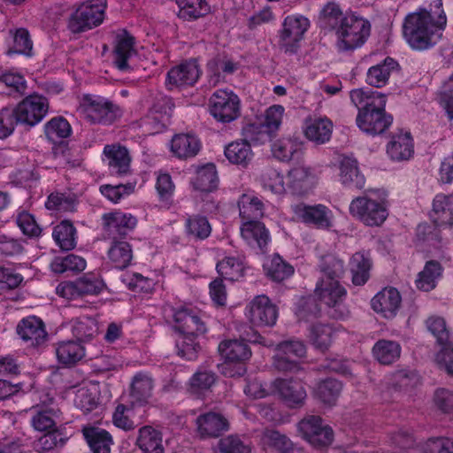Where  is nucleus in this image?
<instances>
[{
  "label": "nucleus",
  "mask_w": 453,
  "mask_h": 453,
  "mask_svg": "<svg viewBox=\"0 0 453 453\" xmlns=\"http://www.w3.org/2000/svg\"><path fill=\"white\" fill-rule=\"evenodd\" d=\"M441 6V0H435V10L427 11L420 8L405 17L403 33L412 49L427 50L439 41L441 36V32L447 23V18Z\"/></svg>",
  "instance_id": "f257e3e1"
},
{
  "label": "nucleus",
  "mask_w": 453,
  "mask_h": 453,
  "mask_svg": "<svg viewBox=\"0 0 453 453\" xmlns=\"http://www.w3.org/2000/svg\"><path fill=\"white\" fill-rule=\"evenodd\" d=\"M321 272L323 275L314 290L316 300L326 306L331 319H346L350 315V311L345 304L347 290L339 281L344 273L343 262L334 257H326Z\"/></svg>",
  "instance_id": "f03ea898"
},
{
  "label": "nucleus",
  "mask_w": 453,
  "mask_h": 453,
  "mask_svg": "<svg viewBox=\"0 0 453 453\" xmlns=\"http://www.w3.org/2000/svg\"><path fill=\"white\" fill-rule=\"evenodd\" d=\"M350 99L358 108L357 125L363 132L371 135L380 134L392 124V116L385 111L386 96L383 94H368L359 88L350 92Z\"/></svg>",
  "instance_id": "7ed1b4c3"
},
{
  "label": "nucleus",
  "mask_w": 453,
  "mask_h": 453,
  "mask_svg": "<svg viewBox=\"0 0 453 453\" xmlns=\"http://www.w3.org/2000/svg\"><path fill=\"white\" fill-rule=\"evenodd\" d=\"M79 111L91 124L110 126L122 116L120 107L112 101L98 96L85 95L80 103Z\"/></svg>",
  "instance_id": "20e7f679"
},
{
  "label": "nucleus",
  "mask_w": 453,
  "mask_h": 453,
  "mask_svg": "<svg viewBox=\"0 0 453 453\" xmlns=\"http://www.w3.org/2000/svg\"><path fill=\"white\" fill-rule=\"evenodd\" d=\"M106 0H86L81 3L68 19V29L82 33L100 26L105 18Z\"/></svg>",
  "instance_id": "39448f33"
},
{
  "label": "nucleus",
  "mask_w": 453,
  "mask_h": 453,
  "mask_svg": "<svg viewBox=\"0 0 453 453\" xmlns=\"http://www.w3.org/2000/svg\"><path fill=\"white\" fill-rule=\"evenodd\" d=\"M370 24L365 19L352 13H346L335 33L338 45L344 50L360 47L370 35Z\"/></svg>",
  "instance_id": "423d86ee"
},
{
  "label": "nucleus",
  "mask_w": 453,
  "mask_h": 453,
  "mask_svg": "<svg viewBox=\"0 0 453 453\" xmlns=\"http://www.w3.org/2000/svg\"><path fill=\"white\" fill-rule=\"evenodd\" d=\"M349 213L368 226H380L388 216L387 204L367 196L354 198L349 204Z\"/></svg>",
  "instance_id": "0eeeda50"
},
{
  "label": "nucleus",
  "mask_w": 453,
  "mask_h": 453,
  "mask_svg": "<svg viewBox=\"0 0 453 453\" xmlns=\"http://www.w3.org/2000/svg\"><path fill=\"white\" fill-rule=\"evenodd\" d=\"M310 27L307 18L298 15H289L285 18L280 31L279 46L288 54H295L300 48V42Z\"/></svg>",
  "instance_id": "6e6552de"
},
{
  "label": "nucleus",
  "mask_w": 453,
  "mask_h": 453,
  "mask_svg": "<svg viewBox=\"0 0 453 453\" xmlns=\"http://www.w3.org/2000/svg\"><path fill=\"white\" fill-rule=\"evenodd\" d=\"M49 110L46 97L38 94L26 96L14 108L16 121L27 127H34L42 120Z\"/></svg>",
  "instance_id": "1a4fd4ad"
},
{
  "label": "nucleus",
  "mask_w": 453,
  "mask_h": 453,
  "mask_svg": "<svg viewBox=\"0 0 453 453\" xmlns=\"http://www.w3.org/2000/svg\"><path fill=\"white\" fill-rule=\"evenodd\" d=\"M297 427L303 438L314 447H326L334 440L332 428L324 425L319 416L304 417L299 421Z\"/></svg>",
  "instance_id": "9d476101"
},
{
  "label": "nucleus",
  "mask_w": 453,
  "mask_h": 453,
  "mask_svg": "<svg viewBox=\"0 0 453 453\" xmlns=\"http://www.w3.org/2000/svg\"><path fill=\"white\" fill-rule=\"evenodd\" d=\"M211 115L223 123H228L240 115V100L232 91L219 89L210 98Z\"/></svg>",
  "instance_id": "9b49d317"
},
{
  "label": "nucleus",
  "mask_w": 453,
  "mask_h": 453,
  "mask_svg": "<svg viewBox=\"0 0 453 453\" xmlns=\"http://www.w3.org/2000/svg\"><path fill=\"white\" fill-rule=\"evenodd\" d=\"M291 208L297 219L306 224L313 225L319 229H329L332 226V211L323 204L298 203Z\"/></svg>",
  "instance_id": "f8f14e48"
},
{
  "label": "nucleus",
  "mask_w": 453,
  "mask_h": 453,
  "mask_svg": "<svg viewBox=\"0 0 453 453\" xmlns=\"http://www.w3.org/2000/svg\"><path fill=\"white\" fill-rule=\"evenodd\" d=\"M272 385L274 392L288 406L296 408L304 403L307 394L301 380L276 379Z\"/></svg>",
  "instance_id": "ddd939ff"
},
{
  "label": "nucleus",
  "mask_w": 453,
  "mask_h": 453,
  "mask_svg": "<svg viewBox=\"0 0 453 453\" xmlns=\"http://www.w3.org/2000/svg\"><path fill=\"white\" fill-rule=\"evenodd\" d=\"M277 317V308L266 296H257L251 301L249 309V319L254 326H273Z\"/></svg>",
  "instance_id": "4468645a"
},
{
  "label": "nucleus",
  "mask_w": 453,
  "mask_h": 453,
  "mask_svg": "<svg viewBox=\"0 0 453 453\" xmlns=\"http://www.w3.org/2000/svg\"><path fill=\"white\" fill-rule=\"evenodd\" d=\"M104 155L111 174L126 176L130 173L131 157L126 147L119 143L105 145Z\"/></svg>",
  "instance_id": "2eb2a0df"
},
{
  "label": "nucleus",
  "mask_w": 453,
  "mask_h": 453,
  "mask_svg": "<svg viewBox=\"0 0 453 453\" xmlns=\"http://www.w3.org/2000/svg\"><path fill=\"white\" fill-rule=\"evenodd\" d=\"M200 76L196 61H187L173 67L167 73L166 85L169 89L194 85Z\"/></svg>",
  "instance_id": "dca6fc26"
},
{
  "label": "nucleus",
  "mask_w": 453,
  "mask_h": 453,
  "mask_svg": "<svg viewBox=\"0 0 453 453\" xmlns=\"http://www.w3.org/2000/svg\"><path fill=\"white\" fill-rule=\"evenodd\" d=\"M17 333L32 347L42 345L48 338L44 323L35 316L23 319L17 326Z\"/></svg>",
  "instance_id": "f3484780"
},
{
  "label": "nucleus",
  "mask_w": 453,
  "mask_h": 453,
  "mask_svg": "<svg viewBox=\"0 0 453 453\" xmlns=\"http://www.w3.org/2000/svg\"><path fill=\"white\" fill-rule=\"evenodd\" d=\"M197 431L202 437L216 438L229 428L228 420L220 413L210 411L196 418Z\"/></svg>",
  "instance_id": "a211bd4d"
},
{
  "label": "nucleus",
  "mask_w": 453,
  "mask_h": 453,
  "mask_svg": "<svg viewBox=\"0 0 453 453\" xmlns=\"http://www.w3.org/2000/svg\"><path fill=\"white\" fill-rule=\"evenodd\" d=\"M372 307L377 313L385 318H393L401 304V296L394 288H385L379 292L371 302Z\"/></svg>",
  "instance_id": "6ab92c4d"
},
{
  "label": "nucleus",
  "mask_w": 453,
  "mask_h": 453,
  "mask_svg": "<svg viewBox=\"0 0 453 453\" xmlns=\"http://www.w3.org/2000/svg\"><path fill=\"white\" fill-rule=\"evenodd\" d=\"M173 319L183 334L198 335L206 331L204 323L197 312L185 307L174 310Z\"/></svg>",
  "instance_id": "aec40b11"
},
{
  "label": "nucleus",
  "mask_w": 453,
  "mask_h": 453,
  "mask_svg": "<svg viewBox=\"0 0 453 453\" xmlns=\"http://www.w3.org/2000/svg\"><path fill=\"white\" fill-rule=\"evenodd\" d=\"M103 220L104 229L110 234H118L122 237L134 230L137 225V219L134 216L120 211L104 214Z\"/></svg>",
  "instance_id": "412c9836"
},
{
  "label": "nucleus",
  "mask_w": 453,
  "mask_h": 453,
  "mask_svg": "<svg viewBox=\"0 0 453 453\" xmlns=\"http://www.w3.org/2000/svg\"><path fill=\"white\" fill-rule=\"evenodd\" d=\"M334 129V124L326 117L309 118L305 121L304 135L316 144L329 142Z\"/></svg>",
  "instance_id": "4be33fe9"
},
{
  "label": "nucleus",
  "mask_w": 453,
  "mask_h": 453,
  "mask_svg": "<svg viewBox=\"0 0 453 453\" xmlns=\"http://www.w3.org/2000/svg\"><path fill=\"white\" fill-rule=\"evenodd\" d=\"M414 152L413 141L410 133H398L392 136L387 146V153L392 160L410 159Z\"/></svg>",
  "instance_id": "5701e85b"
},
{
  "label": "nucleus",
  "mask_w": 453,
  "mask_h": 453,
  "mask_svg": "<svg viewBox=\"0 0 453 453\" xmlns=\"http://www.w3.org/2000/svg\"><path fill=\"white\" fill-rule=\"evenodd\" d=\"M201 150L200 140L189 134H179L171 141V151L179 158H189L196 156Z\"/></svg>",
  "instance_id": "b1692460"
},
{
  "label": "nucleus",
  "mask_w": 453,
  "mask_h": 453,
  "mask_svg": "<svg viewBox=\"0 0 453 453\" xmlns=\"http://www.w3.org/2000/svg\"><path fill=\"white\" fill-rule=\"evenodd\" d=\"M399 65L392 58H386L383 62L370 67L366 73V82L375 88L385 86L392 73L398 71Z\"/></svg>",
  "instance_id": "393cba45"
},
{
  "label": "nucleus",
  "mask_w": 453,
  "mask_h": 453,
  "mask_svg": "<svg viewBox=\"0 0 453 453\" xmlns=\"http://www.w3.org/2000/svg\"><path fill=\"white\" fill-rule=\"evenodd\" d=\"M340 177L343 185L361 189L365 179L359 172L357 161L350 157H343L340 161Z\"/></svg>",
  "instance_id": "a878e982"
},
{
  "label": "nucleus",
  "mask_w": 453,
  "mask_h": 453,
  "mask_svg": "<svg viewBox=\"0 0 453 453\" xmlns=\"http://www.w3.org/2000/svg\"><path fill=\"white\" fill-rule=\"evenodd\" d=\"M314 180L313 170L304 165L295 166L288 172L289 187L297 194L310 190L313 187Z\"/></svg>",
  "instance_id": "bb28decb"
},
{
  "label": "nucleus",
  "mask_w": 453,
  "mask_h": 453,
  "mask_svg": "<svg viewBox=\"0 0 453 453\" xmlns=\"http://www.w3.org/2000/svg\"><path fill=\"white\" fill-rule=\"evenodd\" d=\"M136 445L143 453H164L165 451L161 433L150 426L140 428Z\"/></svg>",
  "instance_id": "cd10ccee"
},
{
  "label": "nucleus",
  "mask_w": 453,
  "mask_h": 453,
  "mask_svg": "<svg viewBox=\"0 0 453 453\" xmlns=\"http://www.w3.org/2000/svg\"><path fill=\"white\" fill-rule=\"evenodd\" d=\"M219 351L227 362L241 363L251 357L249 345L243 341L228 340L220 342Z\"/></svg>",
  "instance_id": "c85d7f7f"
},
{
  "label": "nucleus",
  "mask_w": 453,
  "mask_h": 453,
  "mask_svg": "<svg viewBox=\"0 0 453 453\" xmlns=\"http://www.w3.org/2000/svg\"><path fill=\"white\" fill-rule=\"evenodd\" d=\"M434 222L453 226V195L438 194L433 201Z\"/></svg>",
  "instance_id": "c756f323"
},
{
  "label": "nucleus",
  "mask_w": 453,
  "mask_h": 453,
  "mask_svg": "<svg viewBox=\"0 0 453 453\" xmlns=\"http://www.w3.org/2000/svg\"><path fill=\"white\" fill-rule=\"evenodd\" d=\"M56 354L59 363L71 366L84 357L85 349L76 341H64L57 344Z\"/></svg>",
  "instance_id": "7c9ffc66"
},
{
  "label": "nucleus",
  "mask_w": 453,
  "mask_h": 453,
  "mask_svg": "<svg viewBox=\"0 0 453 453\" xmlns=\"http://www.w3.org/2000/svg\"><path fill=\"white\" fill-rule=\"evenodd\" d=\"M225 156L232 164L246 166L253 157L251 146L246 140L230 142L225 148Z\"/></svg>",
  "instance_id": "2f4dec72"
},
{
  "label": "nucleus",
  "mask_w": 453,
  "mask_h": 453,
  "mask_svg": "<svg viewBox=\"0 0 453 453\" xmlns=\"http://www.w3.org/2000/svg\"><path fill=\"white\" fill-rule=\"evenodd\" d=\"M240 217L244 222L257 221L264 215V203L262 201L249 194H243L238 202Z\"/></svg>",
  "instance_id": "473e14b6"
},
{
  "label": "nucleus",
  "mask_w": 453,
  "mask_h": 453,
  "mask_svg": "<svg viewBox=\"0 0 453 453\" xmlns=\"http://www.w3.org/2000/svg\"><path fill=\"white\" fill-rule=\"evenodd\" d=\"M134 54V38L127 33L119 35L113 51L114 64L119 70L128 68L127 60Z\"/></svg>",
  "instance_id": "72a5a7b5"
},
{
  "label": "nucleus",
  "mask_w": 453,
  "mask_h": 453,
  "mask_svg": "<svg viewBox=\"0 0 453 453\" xmlns=\"http://www.w3.org/2000/svg\"><path fill=\"white\" fill-rule=\"evenodd\" d=\"M350 271L352 273V282L354 285H364L369 279V272L372 267L369 254L365 252H356L349 262Z\"/></svg>",
  "instance_id": "f704fd0d"
},
{
  "label": "nucleus",
  "mask_w": 453,
  "mask_h": 453,
  "mask_svg": "<svg viewBox=\"0 0 453 453\" xmlns=\"http://www.w3.org/2000/svg\"><path fill=\"white\" fill-rule=\"evenodd\" d=\"M83 434L93 453H110L111 437L105 430L96 427H84Z\"/></svg>",
  "instance_id": "c9c22d12"
},
{
  "label": "nucleus",
  "mask_w": 453,
  "mask_h": 453,
  "mask_svg": "<svg viewBox=\"0 0 453 453\" xmlns=\"http://www.w3.org/2000/svg\"><path fill=\"white\" fill-rule=\"evenodd\" d=\"M401 349L400 344L395 341L380 340L374 344L372 354L380 364L391 365L399 359Z\"/></svg>",
  "instance_id": "e433bc0d"
},
{
  "label": "nucleus",
  "mask_w": 453,
  "mask_h": 453,
  "mask_svg": "<svg viewBox=\"0 0 453 453\" xmlns=\"http://www.w3.org/2000/svg\"><path fill=\"white\" fill-rule=\"evenodd\" d=\"M242 236L250 245H257L260 249L266 246L269 234L264 224L258 221L244 222L241 227Z\"/></svg>",
  "instance_id": "4c0bfd02"
},
{
  "label": "nucleus",
  "mask_w": 453,
  "mask_h": 453,
  "mask_svg": "<svg viewBox=\"0 0 453 453\" xmlns=\"http://www.w3.org/2000/svg\"><path fill=\"white\" fill-rule=\"evenodd\" d=\"M342 389V383L334 379H326L318 383L315 396L325 405L333 406L336 403Z\"/></svg>",
  "instance_id": "58836bf2"
},
{
  "label": "nucleus",
  "mask_w": 453,
  "mask_h": 453,
  "mask_svg": "<svg viewBox=\"0 0 453 453\" xmlns=\"http://www.w3.org/2000/svg\"><path fill=\"white\" fill-rule=\"evenodd\" d=\"M303 143L291 138H281L272 144V154L280 161L288 162L302 152Z\"/></svg>",
  "instance_id": "ea45409f"
},
{
  "label": "nucleus",
  "mask_w": 453,
  "mask_h": 453,
  "mask_svg": "<svg viewBox=\"0 0 453 453\" xmlns=\"http://www.w3.org/2000/svg\"><path fill=\"white\" fill-rule=\"evenodd\" d=\"M153 387V380L150 377L138 373L133 379L130 395L136 403H145L152 395Z\"/></svg>",
  "instance_id": "a19ab883"
},
{
  "label": "nucleus",
  "mask_w": 453,
  "mask_h": 453,
  "mask_svg": "<svg viewBox=\"0 0 453 453\" xmlns=\"http://www.w3.org/2000/svg\"><path fill=\"white\" fill-rule=\"evenodd\" d=\"M180 10L178 16L184 19H196L210 12V6L204 0H175Z\"/></svg>",
  "instance_id": "79ce46f5"
},
{
  "label": "nucleus",
  "mask_w": 453,
  "mask_h": 453,
  "mask_svg": "<svg viewBox=\"0 0 453 453\" xmlns=\"http://www.w3.org/2000/svg\"><path fill=\"white\" fill-rule=\"evenodd\" d=\"M217 171L213 164H208L196 171L193 180L194 188L201 192H211L217 187Z\"/></svg>",
  "instance_id": "37998d69"
},
{
  "label": "nucleus",
  "mask_w": 453,
  "mask_h": 453,
  "mask_svg": "<svg viewBox=\"0 0 453 453\" xmlns=\"http://www.w3.org/2000/svg\"><path fill=\"white\" fill-rule=\"evenodd\" d=\"M108 257L116 268H127L133 258L130 244L127 242H113L108 250Z\"/></svg>",
  "instance_id": "c03bdc74"
},
{
  "label": "nucleus",
  "mask_w": 453,
  "mask_h": 453,
  "mask_svg": "<svg viewBox=\"0 0 453 453\" xmlns=\"http://www.w3.org/2000/svg\"><path fill=\"white\" fill-rule=\"evenodd\" d=\"M334 329L328 324L316 323L310 328V339L314 347L326 351L333 342Z\"/></svg>",
  "instance_id": "a18cd8bd"
},
{
  "label": "nucleus",
  "mask_w": 453,
  "mask_h": 453,
  "mask_svg": "<svg viewBox=\"0 0 453 453\" xmlns=\"http://www.w3.org/2000/svg\"><path fill=\"white\" fill-rule=\"evenodd\" d=\"M441 267L436 261H428L423 271H421L416 280V286L423 291H429L435 288V280L441 275Z\"/></svg>",
  "instance_id": "49530a36"
},
{
  "label": "nucleus",
  "mask_w": 453,
  "mask_h": 453,
  "mask_svg": "<svg viewBox=\"0 0 453 453\" xmlns=\"http://www.w3.org/2000/svg\"><path fill=\"white\" fill-rule=\"evenodd\" d=\"M264 268L266 275L275 281H282L294 273L293 266L283 261L279 255H274Z\"/></svg>",
  "instance_id": "de8ad7c7"
},
{
  "label": "nucleus",
  "mask_w": 453,
  "mask_h": 453,
  "mask_svg": "<svg viewBox=\"0 0 453 453\" xmlns=\"http://www.w3.org/2000/svg\"><path fill=\"white\" fill-rule=\"evenodd\" d=\"M53 238L57 244L64 250H71L74 249L75 242V228L68 221H62L56 226L53 230Z\"/></svg>",
  "instance_id": "09e8293b"
},
{
  "label": "nucleus",
  "mask_w": 453,
  "mask_h": 453,
  "mask_svg": "<svg viewBox=\"0 0 453 453\" xmlns=\"http://www.w3.org/2000/svg\"><path fill=\"white\" fill-rule=\"evenodd\" d=\"M51 270L57 273L65 272H81L86 267V261L79 256L69 254L63 257H56L50 264Z\"/></svg>",
  "instance_id": "8fccbe9b"
},
{
  "label": "nucleus",
  "mask_w": 453,
  "mask_h": 453,
  "mask_svg": "<svg viewBox=\"0 0 453 453\" xmlns=\"http://www.w3.org/2000/svg\"><path fill=\"white\" fill-rule=\"evenodd\" d=\"M186 230L189 236L203 240L211 234V226L206 217L193 215L186 220Z\"/></svg>",
  "instance_id": "3c124183"
},
{
  "label": "nucleus",
  "mask_w": 453,
  "mask_h": 453,
  "mask_svg": "<svg viewBox=\"0 0 453 453\" xmlns=\"http://www.w3.org/2000/svg\"><path fill=\"white\" fill-rule=\"evenodd\" d=\"M98 331L97 323L89 317H81L73 321L72 332L79 341L93 338Z\"/></svg>",
  "instance_id": "603ef678"
},
{
  "label": "nucleus",
  "mask_w": 453,
  "mask_h": 453,
  "mask_svg": "<svg viewBox=\"0 0 453 453\" xmlns=\"http://www.w3.org/2000/svg\"><path fill=\"white\" fill-rule=\"evenodd\" d=\"M10 34L13 37V43L10 52L31 57L33 54V42L29 32L26 28H18L14 31L10 30Z\"/></svg>",
  "instance_id": "864d4df0"
},
{
  "label": "nucleus",
  "mask_w": 453,
  "mask_h": 453,
  "mask_svg": "<svg viewBox=\"0 0 453 453\" xmlns=\"http://www.w3.org/2000/svg\"><path fill=\"white\" fill-rule=\"evenodd\" d=\"M219 275L226 280H237L243 275V264L235 257H226L217 265Z\"/></svg>",
  "instance_id": "5fc2aeb1"
},
{
  "label": "nucleus",
  "mask_w": 453,
  "mask_h": 453,
  "mask_svg": "<svg viewBox=\"0 0 453 453\" xmlns=\"http://www.w3.org/2000/svg\"><path fill=\"white\" fill-rule=\"evenodd\" d=\"M260 179L264 188L277 195L285 193L284 177L276 169L268 168L265 170Z\"/></svg>",
  "instance_id": "6e6d98bb"
},
{
  "label": "nucleus",
  "mask_w": 453,
  "mask_h": 453,
  "mask_svg": "<svg viewBox=\"0 0 453 453\" xmlns=\"http://www.w3.org/2000/svg\"><path fill=\"white\" fill-rule=\"evenodd\" d=\"M76 203L75 196L72 193L55 192L49 196L46 207L49 210L72 211Z\"/></svg>",
  "instance_id": "4d7b16f0"
},
{
  "label": "nucleus",
  "mask_w": 453,
  "mask_h": 453,
  "mask_svg": "<svg viewBox=\"0 0 453 453\" xmlns=\"http://www.w3.org/2000/svg\"><path fill=\"white\" fill-rule=\"evenodd\" d=\"M264 446L277 449L280 453H285L293 444L284 434L276 430H265L261 437Z\"/></svg>",
  "instance_id": "13d9d810"
},
{
  "label": "nucleus",
  "mask_w": 453,
  "mask_h": 453,
  "mask_svg": "<svg viewBox=\"0 0 453 453\" xmlns=\"http://www.w3.org/2000/svg\"><path fill=\"white\" fill-rule=\"evenodd\" d=\"M71 126L62 118H54L45 125V134L49 140L55 141L58 138H66L71 134Z\"/></svg>",
  "instance_id": "bf43d9fd"
},
{
  "label": "nucleus",
  "mask_w": 453,
  "mask_h": 453,
  "mask_svg": "<svg viewBox=\"0 0 453 453\" xmlns=\"http://www.w3.org/2000/svg\"><path fill=\"white\" fill-rule=\"evenodd\" d=\"M219 448L221 453H251L250 445L234 434L222 438Z\"/></svg>",
  "instance_id": "052dcab7"
},
{
  "label": "nucleus",
  "mask_w": 453,
  "mask_h": 453,
  "mask_svg": "<svg viewBox=\"0 0 453 453\" xmlns=\"http://www.w3.org/2000/svg\"><path fill=\"white\" fill-rule=\"evenodd\" d=\"M320 16L322 20L334 29H336L345 19V14L335 2L327 3L322 9Z\"/></svg>",
  "instance_id": "680f3d73"
},
{
  "label": "nucleus",
  "mask_w": 453,
  "mask_h": 453,
  "mask_svg": "<svg viewBox=\"0 0 453 453\" xmlns=\"http://www.w3.org/2000/svg\"><path fill=\"white\" fill-rule=\"evenodd\" d=\"M427 329L437 339L440 344H446L449 340V331L446 321L441 317L432 316L426 320Z\"/></svg>",
  "instance_id": "e2e57ef3"
},
{
  "label": "nucleus",
  "mask_w": 453,
  "mask_h": 453,
  "mask_svg": "<svg viewBox=\"0 0 453 453\" xmlns=\"http://www.w3.org/2000/svg\"><path fill=\"white\" fill-rule=\"evenodd\" d=\"M215 380L214 373L206 371L197 372L189 380L190 390L194 394H201L210 389Z\"/></svg>",
  "instance_id": "0e129e2a"
},
{
  "label": "nucleus",
  "mask_w": 453,
  "mask_h": 453,
  "mask_svg": "<svg viewBox=\"0 0 453 453\" xmlns=\"http://www.w3.org/2000/svg\"><path fill=\"white\" fill-rule=\"evenodd\" d=\"M65 442V439L62 437L58 431H50L41 436L35 442V448L36 451L44 453L57 447H62Z\"/></svg>",
  "instance_id": "69168bd1"
},
{
  "label": "nucleus",
  "mask_w": 453,
  "mask_h": 453,
  "mask_svg": "<svg viewBox=\"0 0 453 453\" xmlns=\"http://www.w3.org/2000/svg\"><path fill=\"white\" fill-rule=\"evenodd\" d=\"M424 453H453V440L448 437L431 438L425 444Z\"/></svg>",
  "instance_id": "338daca9"
},
{
  "label": "nucleus",
  "mask_w": 453,
  "mask_h": 453,
  "mask_svg": "<svg viewBox=\"0 0 453 453\" xmlns=\"http://www.w3.org/2000/svg\"><path fill=\"white\" fill-rule=\"evenodd\" d=\"M440 102L447 112L450 125L453 127V73L443 85Z\"/></svg>",
  "instance_id": "774afa93"
}]
</instances>
